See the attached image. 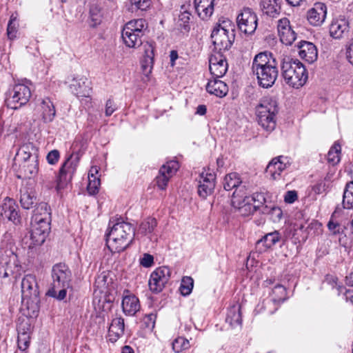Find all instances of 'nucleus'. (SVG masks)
Listing matches in <instances>:
<instances>
[{
	"label": "nucleus",
	"instance_id": "37998d69",
	"mask_svg": "<svg viewBox=\"0 0 353 353\" xmlns=\"http://www.w3.org/2000/svg\"><path fill=\"white\" fill-rule=\"evenodd\" d=\"M22 169L24 171L26 176L30 178L37 174L39 169L38 159L32 160L31 161L23 162Z\"/></svg>",
	"mask_w": 353,
	"mask_h": 353
},
{
	"label": "nucleus",
	"instance_id": "7ed1b4c3",
	"mask_svg": "<svg viewBox=\"0 0 353 353\" xmlns=\"http://www.w3.org/2000/svg\"><path fill=\"white\" fill-rule=\"evenodd\" d=\"M50 209L46 203H40L34 210L31 219L30 237L34 245H42L50 232Z\"/></svg>",
	"mask_w": 353,
	"mask_h": 353
},
{
	"label": "nucleus",
	"instance_id": "f8f14e48",
	"mask_svg": "<svg viewBox=\"0 0 353 353\" xmlns=\"http://www.w3.org/2000/svg\"><path fill=\"white\" fill-rule=\"evenodd\" d=\"M232 205L236 208L241 216H248L256 211H261V205H253L252 199L246 192L239 194L234 192L232 199Z\"/></svg>",
	"mask_w": 353,
	"mask_h": 353
},
{
	"label": "nucleus",
	"instance_id": "e433bc0d",
	"mask_svg": "<svg viewBox=\"0 0 353 353\" xmlns=\"http://www.w3.org/2000/svg\"><path fill=\"white\" fill-rule=\"evenodd\" d=\"M342 204L345 209L353 208V181L347 183L345 185Z\"/></svg>",
	"mask_w": 353,
	"mask_h": 353
},
{
	"label": "nucleus",
	"instance_id": "e2e57ef3",
	"mask_svg": "<svg viewBox=\"0 0 353 353\" xmlns=\"http://www.w3.org/2000/svg\"><path fill=\"white\" fill-rule=\"evenodd\" d=\"M106 283V276L103 274L99 275L96 279V285L98 288L103 287L105 285Z\"/></svg>",
	"mask_w": 353,
	"mask_h": 353
},
{
	"label": "nucleus",
	"instance_id": "13d9d810",
	"mask_svg": "<svg viewBox=\"0 0 353 353\" xmlns=\"http://www.w3.org/2000/svg\"><path fill=\"white\" fill-rule=\"evenodd\" d=\"M140 263L145 268L151 267L154 263V257L150 254H144Z\"/></svg>",
	"mask_w": 353,
	"mask_h": 353
},
{
	"label": "nucleus",
	"instance_id": "aec40b11",
	"mask_svg": "<svg viewBox=\"0 0 353 353\" xmlns=\"http://www.w3.org/2000/svg\"><path fill=\"white\" fill-rule=\"evenodd\" d=\"M327 10V6L324 3H315L307 12V19L309 23L313 26H321L325 21Z\"/></svg>",
	"mask_w": 353,
	"mask_h": 353
},
{
	"label": "nucleus",
	"instance_id": "4c0bfd02",
	"mask_svg": "<svg viewBox=\"0 0 353 353\" xmlns=\"http://www.w3.org/2000/svg\"><path fill=\"white\" fill-rule=\"evenodd\" d=\"M280 239V233L279 231L275 230L263 236L261 240L258 241V243H263L266 248H270L279 242Z\"/></svg>",
	"mask_w": 353,
	"mask_h": 353
},
{
	"label": "nucleus",
	"instance_id": "bb28decb",
	"mask_svg": "<svg viewBox=\"0 0 353 353\" xmlns=\"http://www.w3.org/2000/svg\"><path fill=\"white\" fill-rule=\"evenodd\" d=\"M243 181L239 174L236 172H231L226 174L223 179V188L230 191L235 189L239 194L245 192L244 191L245 185H241Z\"/></svg>",
	"mask_w": 353,
	"mask_h": 353
},
{
	"label": "nucleus",
	"instance_id": "b1692460",
	"mask_svg": "<svg viewBox=\"0 0 353 353\" xmlns=\"http://www.w3.org/2000/svg\"><path fill=\"white\" fill-rule=\"evenodd\" d=\"M288 165L290 162L288 157L279 156L274 158L269 163L266 168V172L270 174L273 179H276Z\"/></svg>",
	"mask_w": 353,
	"mask_h": 353
},
{
	"label": "nucleus",
	"instance_id": "49530a36",
	"mask_svg": "<svg viewBox=\"0 0 353 353\" xmlns=\"http://www.w3.org/2000/svg\"><path fill=\"white\" fill-rule=\"evenodd\" d=\"M190 13L188 12H181L179 16V27L181 30H184L185 32L189 31L190 30Z\"/></svg>",
	"mask_w": 353,
	"mask_h": 353
},
{
	"label": "nucleus",
	"instance_id": "a18cd8bd",
	"mask_svg": "<svg viewBox=\"0 0 353 353\" xmlns=\"http://www.w3.org/2000/svg\"><path fill=\"white\" fill-rule=\"evenodd\" d=\"M101 181L98 176L88 177V184L87 186L88 193L92 195L98 193Z\"/></svg>",
	"mask_w": 353,
	"mask_h": 353
},
{
	"label": "nucleus",
	"instance_id": "0e129e2a",
	"mask_svg": "<svg viewBox=\"0 0 353 353\" xmlns=\"http://www.w3.org/2000/svg\"><path fill=\"white\" fill-rule=\"evenodd\" d=\"M0 274H2L3 278H7L12 274V271L10 268H4V266L2 265V267L0 268Z\"/></svg>",
	"mask_w": 353,
	"mask_h": 353
},
{
	"label": "nucleus",
	"instance_id": "7c9ffc66",
	"mask_svg": "<svg viewBox=\"0 0 353 353\" xmlns=\"http://www.w3.org/2000/svg\"><path fill=\"white\" fill-rule=\"evenodd\" d=\"M124 319L121 316H117L113 319L108 329L110 340L115 342L124 333Z\"/></svg>",
	"mask_w": 353,
	"mask_h": 353
},
{
	"label": "nucleus",
	"instance_id": "72a5a7b5",
	"mask_svg": "<svg viewBox=\"0 0 353 353\" xmlns=\"http://www.w3.org/2000/svg\"><path fill=\"white\" fill-rule=\"evenodd\" d=\"M260 212L269 215L270 219L274 223L280 221L283 216L281 209L270 203L269 205H261Z\"/></svg>",
	"mask_w": 353,
	"mask_h": 353
},
{
	"label": "nucleus",
	"instance_id": "ddd939ff",
	"mask_svg": "<svg viewBox=\"0 0 353 353\" xmlns=\"http://www.w3.org/2000/svg\"><path fill=\"white\" fill-rule=\"evenodd\" d=\"M258 19L256 13L249 8H243L236 17L239 30L246 34L254 33L257 27Z\"/></svg>",
	"mask_w": 353,
	"mask_h": 353
},
{
	"label": "nucleus",
	"instance_id": "a878e982",
	"mask_svg": "<svg viewBox=\"0 0 353 353\" xmlns=\"http://www.w3.org/2000/svg\"><path fill=\"white\" fill-rule=\"evenodd\" d=\"M72 92L77 97H88L91 88L85 77H74L70 85Z\"/></svg>",
	"mask_w": 353,
	"mask_h": 353
},
{
	"label": "nucleus",
	"instance_id": "603ef678",
	"mask_svg": "<svg viewBox=\"0 0 353 353\" xmlns=\"http://www.w3.org/2000/svg\"><path fill=\"white\" fill-rule=\"evenodd\" d=\"M334 214L335 212L331 216L330 220L327 223V228L333 234L336 235L341 233V228L338 222L334 221L333 218Z\"/></svg>",
	"mask_w": 353,
	"mask_h": 353
},
{
	"label": "nucleus",
	"instance_id": "6e6d98bb",
	"mask_svg": "<svg viewBox=\"0 0 353 353\" xmlns=\"http://www.w3.org/2000/svg\"><path fill=\"white\" fill-rule=\"evenodd\" d=\"M252 199L253 205H265L266 199L263 193H255L252 196H250Z\"/></svg>",
	"mask_w": 353,
	"mask_h": 353
},
{
	"label": "nucleus",
	"instance_id": "412c9836",
	"mask_svg": "<svg viewBox=\"0 0 353 353\" xmlns=\"http://www.w3.org/2000/svg\"><path fill=\"white\" fill-rule=\"evenodd\" d=\"M143 57L141 60V68L143 73L148 77L151 73L154 65V46L152 42H146L143 45Z\"/></svg>",
	"mask_w": 353,
	"mask_h": 353
},
{
	"label": "nucleus",
	"instance_id": "a211bd4d",
	"mask_svg": "<svg viewBox=\"0 0 353 353\" xmlns=\"http://www.w3.org/2000/svg\"><path fill=\"white\" fill-rule=\"evenodd\" d=\"M228 63L221 52L212 54L209 59V68L212 77L221 78L228 71Z\"/></svg>",
	"mask_w": 353,
	"mask_h": 353
},
{
	"label": "nucleus",
	"instance_id": "f257e3e1",
	"mask_svg": "<svg viewBox=\"0 0 353 353\" xmlns=\"http://www.w3.org/2000/svg\"><path fill=\"white\" fill-rule=\"evenodd\" d=\"M252 70L256 76L259 85L263 88H271L279 75L277 62L272 54L267 51L260 52L254 57Z\"/></svg>",
	"mask_w": 353,
	"mask_h": 353
},
{
	"label": "nucleus",
	"instance_id": "c85d7f7f",
	"mask_svg": "<svg viewBox=\"0 0 353 353\" xmlns=\"http://www.w3.org/2000/svg\"><path fill=\"white\" fill-rule=\"evenodd\" d=\"M219 79L212 77V79H210L206 85V90L211 94L222 98L228 94V86Z\"/></svg>",
	"mask_w": 353,
	"mask_h": 353
},
{
	"label": "nucleus",
	"instance_id": "58836bf2",
	"mask_svg": "<svg viewBox=\"0 0 353 353\" xmlns=\"http://www.w3.org/2000/svg\"><path fill=\"white\" fill-rule=\"evenodd\" d=\"M190 347L189 341L183 336L176 337L172 343V349L174 353H180Z\"/></svg>",
	"mask_w": 353,
	"mask_h": 353
},
{
	"label": "nucleus",
	"instance_id": "680f3d73",
	"mask_svg": "<svg viewBox=\"0 0 353 353\" xmlns=\"http://www.w3.org/2000/svg\"><path fill=\"white\" fill-rule=\"evenodd\" d=\"M346 56L349 62L353 65V42L347 47Z\"/></svg>",
	"mask_w": 353,
	"mask_h": 353
},
{
	"label": "nucleus",
	"instance_id": "39448f33",
	"mask_svg": "<svg viewBox=\"0 0 353 353\" xmlns=\"http://www.w3.org/2000/svg\"><path fill=\"white\" fill-rule=\"evenodd\" d=\"M281 70L285 83L292 88L302 87L307 80V72L303 63L290 56L281 57Z\"/></svg>",
	"mask_w": 353,
	"mask_h": 353
},
{
	"label": "nucleus",
	"instance_id": "c9c22d12",
	"mask_svg": "<svg viewBox=\"0 0 353 353\" xmlns=\"http://www.w3.org/2000/svg\"><path fill=\"white\" fill-rule=\"evenodd\" d=\"M20 193V203L22 208L26 210L31 208L36 201L34 194L29 192L26 188L21 189Z\"/></svg>",
	"mask_w": 353,
	"mask_h": 353
},
{
	"label": "nucleus",
	"instance_id": "9b49d317",
	"mask_svg": "<svg viewBox=\"0 0 353 353\" xmlns=\"http://www.w3.org/2000/svg\"><path fill=\"white\" fill-rule=\"evenodd\" d=\"M21 299L22 303L26 305L28 309L30 305L32 308L36 307L39 302V290L36 278L32 274L26 275L21 281Z\"/></svg>",
	"mask_w": 353,
	"mask_h": 353
},
{
	"label": "nucleus",
	"instance_id": "5fc2aeb1",
	"mask_svg": "<svg viewBox=\"0 0 353 353\" xmlns=\"http://www.w3.org/2000/svg\"><path fill=\"white\" fill-rule=\"evenodd\" d=\"M59 157V152L57 150H53L48 152L46 159L49 164L54 165L58 162Z\"/></svg>",
	"mask_w": 353,
	"mask_h": 353
},
{
	"label": "nucleus",
	"instance_id": "774afa93",
	"mask_svg": "<svg viewBox=\"0 0 353 353\" xmlns=\"http://www.w3.org/2000/svg\"><path fill=\"white\" fill-rule=\"evenodd\" d=\"M347 301H350L353 305V291L346 290L344 294Z\"/></svg>",
	"mask_w": 353,
	"mask_h": 353
},
{
	"label": "nucleus",
	"instance_id": "20e7f679",
	"mask_svg": "<svg viewBox=\"0 0 353 353\" xmlns=\"http://www.w3.org/2000/svg\"><path fill=\"white\" fill-rule=\"evenodd\" d=\"M52 283L46 295L59 301L63 300L71 287L72 272L68 265L59 263L54 265L51 272Z\"/></svg>",
	"mask_w": 353,
	"mask_h": 353
},
{
	"label": "nucleus",
	"instance_id": "052dcab7",
	"mask_svg": "<svg viewBox=\"0 0 353 353\" xmlns=\"http://www.w3.org/2000/svg\"><path fill=\"white\" fill-rule=\"evenodd\" d=\"M297 198L298 196L296 191H288L285 195L284 201L287 203H292L297 199Z\"/></svg>",
	"mask_w": 353,
	"mask_h": 353
},
{
	"label": "nucleus",
	"instance_id": "69168bd1",
	"mask_svg": "<svg viewBox=\"0 0 353 353\" xmlns=\"http://www.w3.org/2000/svg\"><path fill=\"white\" fill-rule=\"evenodd\" d=\"M99 168L97 166H92L88 172V177L97 176Z\"/></svg>",
	"mask_w": 353,
	"mask_h": 353
},
{
	"label": "nucleus",
	"instance_id": "4d7b16f0",
	"mask_svg": "<svg viewBox=\"0 0 353 353\" xmlns=\"http://www.w3.org/2000/svg\"><path fill=\"white\" fill-rule=\"evenodd\" d=\"M329 188V184L325 181H320L313 187V190L316 194H320L325 192Z\"/></svg>",
	"mask_w": 353,
	"mask_h": 353
},
{
	"label": "nucleus",
	"instance_id": "bf43d9fd",
	"mask_svg": "<svg viewBox=\"0 0 353 353\" xmlns=\"http://www.w3.org/2000/svg\"><path fill=\"white\" fill-rule=\"evenodd\" d=\"M117 110V105L112 99H108L105 103V113L107 117H109L113 114Z\"/></svg>",
	"mask_w": 353,
	"mask_h": 353
},
{
	"label": "nucleus",
	"instance_id": "4be33fe9",
	"mask_svg": "<svg viewBox=\"0 0 353 353\" xmlns=\"http://www.w3.org/2000/svg\"><path fill=\"white\" fill-rule=\"evenodd\" d=\"M37 111L40 114V117L45 123L52 122L56 116L55 107L48 97L41 99L37 107Z\"/></svg>",
	"mask_w": 353,
	"mask_h": 353
},
{
	"label": "nucleus",
	"instance_id": "473e14b6",
	"mask_svg": "<svg viewBox=\"0 0 353 353\" xmlns=\"http://www.w3.org/2000/svg\"><path fill=\"white\" fill-rule=\"evenodd\" d=\"M260 5L263 12L271 17H276L281 12L279 0H261Z\"/></svg>",
	"mask_w": 353,
	"mask_h": 353
},
{
	"label": "nucleus",
	"instance_id": "5701e85b",
	"mask_svg": "<svg viewBox=\"0 0 353 353\" xmlns=\"http://www.w3.org/2000/svg\"><path fill=\"white\" fill-rule=\"evenodd\" d=\"M121 307L123 313L127 316H134L141 308L139 299L134 294H130L128 290L124 292Z\"/></svg>",
	"mask_w": 353,
	"mask_h": 353
},
{
	"label": "nucleus",
	"instance_id": "2f4dec72",
	"mask_svg": "<svg viewBox=\"0 0 353 353\" xmlns=\"http://www.w3.org/2000/svg\"><path fill=\"white\" fill-rule=\"evenodd\" d=\"M17 155L21 158L23 162L31 161L32 160L38 159V149L33 143H28L23 144L19 148Z\"/></svg>",
	"mask_w": 353,
	"mask_h": 353
},
{
	"label": "nucleus",
	"instance_id": "3c124183",
	"mask_svg": "<svg viewBox=\"0 0 353 353\" xmlns=\"http://www.w3.org/2000/svg\"><path fill=\"white\" fill-rule=\"evenodd\" d=\"M30 337L28 334H18L17 345L19 350L25 351L30 345Z\"/></svg>",
	"mask_w": 353,
	"mask_h": 353
},
{
	"label": "nucleus",
	"instance_id": "338daca9",
	"mask_svg": "<svg viewBox=\"0 0 353 353\" xmlns=\"http://www.w3.org/2000/svg\"><path fill=\"white\" fill-rule=\"evenodd\" d=\"M7 32L10 38H13L15 37L16 30L14 27L12 26L11 23H8Z\"/></svg>",
	"mask_w": 353,
	"mask_h": 353
},
{
	"label": "nucleus",
	"instance_id": "c03bdc74",
	"mask_svg": "<svg viewBox=\"0 0 353 353\" xmlns=\"http://www.w3.org/2000/svg\"><path fill=\"white\" fill-rule=\"evenodd\" d=\"M194 286V280L190 276L183 277L179 288L180 292L183 296L189 295L192 290Z\"/></svg>",
	"mask_w": 353,
	"mask_h": 353
},
{
	"label": "nucleus",
	"instance_id": "6e6552de",
	"mask_svg": "<svg viewBox=\"0 0 353 353\" xmlns=\"http://www.w3.org/2000/svg\"><path fill=\"white\" fill-rule=\"evenodd\" d=\"M258 122L267 131H272L276 127L275 117L278 112L276 101L265 98L256 108Z\"/></svg>",
	"mask_w": 353,
	"mask_h": 353
},
{
	"label": "nucleus",
	"instance_id": "864d4df0",
	"mask_svg": "<svg viewBox=\"0 0 353 353\" xmlns=\"http://www.w3.org/2000/svg\"><path fill=\"white\" fill-rule=\"evenodd\" d=\"M156 319L157 316L153 313L145 315L143 320L145 327L150 330H152L155 325Z\"/></svg>",
	"mask_w": 353,
	"mask_h": 353
},
{
	"label": "nucleus",
	"instance_id": "79ce46f5",
	"mask_svg": "<svg viewBox=\"0 0 353 353\" xmlns=\"http://www.w3.org/2000/svg\"><path fill=\"white\" fill-rule=\"evenodd\" d=\"M286 299V289L281 285H276L272 290V299L274 303H280Z\"/></svg>",
	"mask_w": 353,
	"mask_h": 353
},
{
	"label": "nucleus",
	"instance_id": "a19ab883",
	"mask_svg": "<svg viewBox=\"0 0 353 353\" xmlns=\"http://www.w3.org/2000/svg\"><path fill=\"white\" fill-rule=\"evenodd\" d=\"M129 1L132 12L137 10L145 12L152 6L151 0H129Z\"/></svg>",
	"mask_w": 353,
	"mask_h": 353
},
{
	"label": "nucleus",
	"instance_id": "0eeeda50",
	"mask_svg": "<svg viewBox=\"0 0 353 353\" xmlns=\"http://www.w3.org/2000/svg\"><path fill=\"white\" fill-rule=\"evenodd\" d=\"M212 43L216 50L221 52L228 50L234 39L233 26L230 20L219 21L211 34Z\"/></svg>",
	"mask_w": 353,
	"mask_h": 353
},
{
	"label": "nucleus",
	"instance_id": "2eb2a0df",
	"mask_svg": "<svg viewBox=\"0 0 353 353\" xmlns=\"http://www.w3.org/2000/svg\"><path fill=\"white\" fill-rule=\"evenodd\" d=\"M0 218L1 220H8L14 225L21 222L19 215L18 205L15 201L11 198L6 197L0 205Z\"/></svg>",
	"mask_w": 353,
	"mask_h": 353
},
{
	"label": "nucleus",
	"instance_id": "1a4fd4ad",
	"mask_svg": "<svg viewBox=\"0 0 353 353\" xmlns=\"http://www.w3.org/2000/svg\"><path fill=\"white\" fill-rule=\"evenodd\" d=\"M32 95L28 83H17L6 92L5 104L8 108L17 110L26 105Z\"/></svg>",
	"mask_w": 353,
	"mask_h": 353
},
{
	"label": "nucleus",
	"instance_id": "4468645a",
	"mask_svg": "<svg viewBox=\"0 0 353 353\" xmlns=\"http://www.w3.org/2000/svg\"><path fill=\"white\" fill-rule=\"evenodd\" d=\"M171 271L166 266H161L154 270L150 276L148 285L150 290L154 293H159L163 290L170 280Z\"/></svg>",
	"mask_w": 353,
	"mask_h": 353
},
{
	"label": "nucleus",
	"instance_id": "f3484780",
	"mask_svg": "<svg viewBox=\"0 0 353 353\" xmlns=\"http://www.w3.org/2000/svg\"><path fill=\"white\" fill-rule=\"evenodd\" d=\"M329 33L334 39L347 37L350 33V23L344 16L334 18L329 26Z\"/></svg>",
	"mask_w": 353,
	"mask_h": 353
},
{
	"label": "nucleus",
	"instance_id": "09e8293b",
	"mask_svg": "<svg viewBox=\"0 0 353 353\" xmlns=\"http://www.w3.org/2000/svg\"><path fill=\"white\" fill-rule=\"evenodd\" d=\"M17 330L18 332V334H28L30 335L31 332V325L30 323L27 319H19V323L17 324Z\"/></svg>",
	"mask_w": 353,
	"mask_h": 353
},
{
	"label": "nucleus",
	"instance_id": "f704fd0d",
	"mask_svg": "<svg viewBox=\"0 0 353 353\" xmlns=\"http://www.w3.org/2000/svg\"><path fill=\"white\" fill-rule=\"evenodd\" d=\"M157 226V220L152 217H148L143 219L140 223L138 229V234H141L144 236H150Z\"/></svg>",
	"mask_w": 353,
	"mask_h": 353
},
{
	"label": "nucleus",
	"instance_id": "de8ad7c7",
	"mask_svg": "<svg viewBox=\"0 0 353 353\" xmlns=\"http://www.w3.org/2000/svg\"><path fill=\"white\" fill-rule=\"evenodd\" d=\"M216 175L213 172H209L206 170L202 172L199 175V183L208 185L211 183L212 187H215Z\"/></svg>",
	"mask_w": 353,
	"mask_h": 353
},
{
	"label": "nucleus",
	"instance_id": "9d476101",
	"mask_svg": "<svg viewBox=\"0 0 353 353\" xmlns=\"http://www.w3.org/2000/svg\"><path fill=\"white\" fill-rule=\"evenodd\" d=\"M80 160L78 152H72L70 154L59 170V176L57 181L56 189L58 192L65 188L71 182L74 174L77 171Z\"/></svg>",
	"mask_w": 353,
	"mask_h": 353
},
{
	"label": "nucleus",
	"instance_id": "6ab92c4d",
	"mask_svg": "<svg viewBox=\"0 0 353 353\" xmlns=\"http://www.w3.org/2000/svg\"><path fill=\"white\" fill-rule=\"evenodd\" d=\"M277 31L281 41L286 46L292 44L296 39V33L292 29L290 20L286 17L278 21Z\"/></svg>",
	"mask_w": 353,
	"mask_h": 353
},
{
	"label": "nucleus",
	"instance_id": "dca6fc26",
	"mask_svg": "<svg viewBox=\"0 0 353 353\" xmlns=\"http://www.w3.org/2000/svg\"><path fill=\"white\" fill-rule=\"evenodd\" d=\"M179 168V163L171 161L163 165L156 176V185L160 190H165L170 178L176 173Z\"/></svg>",
	"mask_w": 353,
	"mask_h": 353
},
{
	"label": "nucleus",
	"instance_id": "393cba45",
	"mask_svg": "<svg viewBox=\"0 0 353 353\" xmlns=\"http://www.w3.org/2000/svg\"><path fill=\"white\" fill-rule=\"evenodd\" d=\"M298 48L299 49V56L302 59H304L309 63H312L317 59V48L312 43L301 41L299 43Z\"/></svg>",
	"mask_w": 353,
	"mask_h": 353
},
{
	"label": "nucleus",
	"instance_id": "f03ea898",
	"mask_svg": "<svg viewBox=\"0 0 353 353\" xmlns=\"http://www.w3.org/2000/svg\"><path fill=\"white\" fill-rule=\"evenodd\" d=\"M134 236V230L132 225L121 219H118L107 234V246L112 252L120 253L129 247Z\"/></svg>",
	"mask_w": 353,
	"mask_h": 353
},
{
	"label": "nucleus",
	"instance_id": "cd10ccee",
	"mask_svg": "<svg viewBox=\"0 0 353 353\" xmlns=\"http://www.w3.org/2000/svg\"><path fill=\"white\" fill-rule=\"evenodd\" d=\"M194 8L202 20H208L214 12V0H194Z\"/></svg>",
	"mask_w": 353,
	"mask_h": 353
},
{
	"label": "nucleus",
	"instance_id": "8fccbe9b",
	"mask_svg": "<svg viewBox=\"0 0 353 353\" xmlns=\"http://www.w3.org/2000/svg\"><path fill=\"white\" fill-rule=\"evenodd\" d=\"M215 187H212L211 183L208 185L199 183L198 185V194L203 199H205L208 195H210Z\"/></svg>",
	"mask_w": 353,
	"mask_h": 353
},
{
	"label": "nucleus",
	"instance_id": "423d86ee",
	"mask_svg": "<svg viewBox=\"0 0 353 353\" xmlns=\"http://www.w3.org/2000/svg\"><path fill=\"white\" fill-rule=\"evenodd\" d=\"M148 28V23L143 19H137L128 21L121 32L122 39L128 48H136L143 44L142 37Z\"/></svg>",
	"mask_w": 353,
	"mask_h": 353
},
{
	"label": "nucleus",
	"instance_id": "c756f323",
	"mask_svg": "<svg viewBox=\"0 0 353 353\" xmlns=\"http://www.w3.org/2000/svg\"><path fill=\"white\" fill-rule=\"evenodd\" d=\"M225 322L229 324L230 327H241L242 323L241 305L234 304L228 308Z\"/></svg>",
	"mask_w": 353,
	"mask_h": 353
},
{
	"label": "nucleus",
	"instance_id": "ea45409f",
	"mask_svg": "<svg viewBox=\"0 0 353 353\" xmlns=\"http://www.w3.org/2000/svg\"><path fill=\"white\" fill-rule=\"evenodd\" d=\"M341 145L335 143L327 155V162L332 165L337 164L340 161Z\"/></svg>",
	"mask_w": 353,
	"mask_h": 353
}]
</instances>
